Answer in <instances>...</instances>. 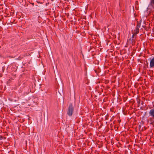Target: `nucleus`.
<instances>
[{
  "mask_svg": "<svg viewBox=\"0 0 154 154\" xmlns=\"http://www.w3.org/2000/svg\"><path fill=\"white\" fill-rule=\"evenodd\" d=\"M149 114L150 117L149 118L148 122H149L150 125H153L154 124V108L149 110Z\"/></svg>",
  "mask_w": 154,
  "mask_h": 154,
  "instance_id": "f257e3e1",
  "label": "nucleus"
},
{
  "mask_svg": "<svg viewBox=\"0 0 154 154\" xmlns=\"http://www.w3.org/2000/svg\"><path fill=\"white\" fill-rule=\"evenodd\" d=\"M141 26V22H137V24L133 32L132 33L133 34V37L134 36L136 37L137 34L139 33V28H140Z\"/></svg>",
  "mask_w": 154,
  "mask_h": 154,
  "instance_id": "f03ea898",
  "label": "nucleus"
},
{
  "mask_svg": "<svg viewBox=\"0 0 154 154\" xmlns=\"http://www.w3.org/2000/svg\"><path fill=\"white\" fill-rule=\"evenodd\" d=\"M74 111V107L72 103H70L68 109L67 114L69 116L72 115Z\"/></svg>",
  "mask_w": 154,
  "mask_h": 154,
  "instance_id": "7ed1b4c3",
  "label": "nucleus"
},
{
  "mask_svg": "<svg viewBox=\"0 0 154 154\" xmlns=\"http://www.w3.org/2000/svg\"><path fill=\"white\" fill-rule=\"evenodd\" d=\"M147 9V10H154V0H150V2Z\"/></svg>",
  "mask_w": 154,
  "mask_h": 154,
  "instance_id": "20e7f679",
  "label": "nucleus"
},
{
  "mask_svg": "<svg viewBox=\"0 0 154 154\" xmlns=\"http://www.w3.org/2000/svg\"><path fill=\"white\" fill-rule=\"evenodd\" d=\"M149 67L150 68L154 67V57L150 58Z\"/></svg>",
  "mask_w": 154,
  "mask_h": 154,
  "instance_id": "39448f33",
  "label": "nucleus"
},
{
  "mask_svg": "<svg viewBox=\"0 0 154 154\" xmlns=\"http://www.w3.org/2000/svg\"><path fill=\"white\" fill-rule=\"evenodd\" d=\"M136 37L134 36L133 37L132 36V40H131V44L132 45H134L135 44V39L136 38Z\"/></svg>",
  "mask_w": 154,
  "mask_h": 154,
  "instance_id": "423d86ee",
  "label": "nucleus"
},
{
  "mask_svg": "<svg viewBox=\"0 0 154 154\" xmlns=\"http://www.w3.org/2000/svg\"><path fill=\"white\" fill-rule=\"evenodd\" d=\"M3 137H0V140H2Z\"/></svg>",
  "mask_w": 154,
  "mask_h": 154,
  "instance_id": "0eeeda50",
  "label": "nucleus"
}]
</instances>
